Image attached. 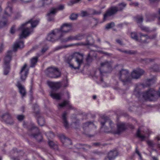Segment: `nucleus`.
Masks as SVG:
<instances>
[{
  "instance_id": "nucleus-1",
  "label": "nucleus",
  "mask_w": 160,
  "mask_h": 160,
  "mask_svg": "<svg viewBox=\"0 0 160 160\" xmlns=\"http://www.w3.org/2000/svg\"><path fill=\"white\" fill-rule=\"evenodd\" d=\"M39 22V20H35L32 19L22 24L18 29L19 30L22 31L21 33L19 35V38H25L30 34L31 31L30 28L27 27L28 24L30 23L31 27L33 28L37 25Z\"/></svg>"
},
{
  "instance_id": "nucleus-2",
  "label": "nucleus",
  "mask_w": 160,
  "mask_h": 160,
  "mask_svg": "<svg viewBox=\"0 0 160 160\" xmlns=\"http://www.w3.org/2000/svg\"><path fill=\"white\" fill-rule=\"evenodd\" d=\"M83 55L82 53H80L78 52L73 53L69 57L68 59L70 61L73 58L75 59L77 64L74 65L69 62V67L72 69H79L83 62Z\"/></svg>"
},
{
  "instance_id": "nucleus-3",
  "label": "nucleus",
  "mask_w": 160,
  "mask_h": 160,
  "mask_svg": "<svg viewBox=\"0 0 160 160\" xmlns=\"http://www.w3.org/2000/svg\"><path fill=\"white\" fill-rule=\"evenodd\" d=\"M144 98L151 101L155 100L158 97H160V88L158 92L155 91L153 88L150 89L143 94Z\"/></svg>"
},
{
  "instance_id": "nucleus-4",
  "label": "nucleus",
  "mask_w": 160,
  "mask_h": 160,
  "mask_svg": "<svg viewBox=\"0 0 160 160\" xmlns=\"http://www.w3.org/2000/svg\"><path fill=\"white\" fill-rule=\"evenodd\" d=\"M12 51H8L3 60L4 74L7 75L9 72L10 63L12 59V57L13 54Z\"/></svg>"
},
{
  "instance_id": "nucleus-5",
  "label": "nucleus",
  "mask_w": 160,
  "mask_h": 160,
  "mask_svg": "<svg viewBox=\"0 0 160 160\" xmlns=\"http://www.w3.org/2000/svg\"><path fill=\"white\" fill-rule=\"evenodd\" d=\"M119 79L123 83L124 85L130 82L131 78L130 76L128 71L126 69H122L118 75Z\"/></svg>"
},
{
  "instance_id": "nucleus-6",
  "label": "nucleus",
  "mask_w": 160,
  "mask_h": 160,
  "mask_svg": "<svg viewBox=\"0 0 160 160\" xmlns=\"http://www.w3.org/2000/svg\"><path fill=\"white\" fill-rule=\"evenodd\" d=\"M102 128H103L105 132H109L113 131V124L111 120L107 117L102 118L100 121Z\"/></svg>"
},
{
  "instance_id": "nucleus-7",
  "label": "nucleus",
  "mask_w": 160,
  "mask_h": 160,
  "mask_svg": "<svg viewBox=\"0 0 160 160\" xmlns=\"http://www.w3.org/2000/svg\"><path fill=\"white\" fill-rule=\"evenodd\" d=\"M126 3L123 2L119 4L118 8L116 7L111 8L104 14V19L105 20L108 17L113 15L118 11L122 10L126 7Z\"/></svg>"
},
{
  "instance_id": "nucleus-8",
  "label": "nucleus",
  "mask_w": 160,
  "mask_h": 160,
  "mask_svg": "<svg viewBox=\"0 0 160 160\" xmlns=\"http://www.w3.org/2000/svg\"><path fill=\"white\" fill-rule=\"evenodd\" d=\"M46 73L51 78H57L61 76V72L58 69L55 67H50L46 70Z\"/></svg>"
},
{
  "instance_id": "nucleus-9",
  "label": "nucleus",
  "mask_w": 160,
  "mask_h": 160,
  "mask_svg": "<svg viewBox=\"0 0 160 160\" xmlns=\"http://www.w3.org/2000/svg\"><path fill=\"white\" fill-rule=\"evenodd\" d=\"M59 29H55L52 30L48 34L47 40L53 42L57 40L61 37L59 33Z\"/></svg>"
},
{
  "instance_id": "nucleus-10",
  "label": "nucleus",
  "mask_w": 160,
  "mask_h": 160,
  "mask_svg": "<svg viewBox=\"0 0 160 160\" xmlns=\"http://www.w3.org/2000/svg\"><path fill=\"white\" fill-rule=\"evenodd\" d=\"M64 8V6L63 5H61L58 7V8H52L50 10L49 12L47 14L48 20L50 22L53 21L54 15L56 13L57 10H62Z\"/></svg>"
},
{
  "instance_id": "nucleus-11",
  "label": "nucleus",
  "mask_w": 160,
  "mask_h": 160,
  "mask_svg": "<svg viewBox=\"0 0 160 160\" xmlns=\"http://www.w3.org/2000/svg\"><path fill=\"white\" fill-rule=\"evenodd\" d=\"M140 38H138V41L142 43H147L149 42L150 39H153L156 37V34H154L152 36H148L146 34H142L140 33Z\"/></svg>"
},
{
  "instance_id": "nucleus-12",
  "label": "nucleus",
  "mask_w": 160,
  "mask_h": 160,
  "mask_svg": "<svg viewBox=\"0 0 160 160\" xmlns=\"http://www.w3.org/2000/svg\"><path fill=\"white\" fill-rule=\"evenodd\" d=\"M72 29V25L70 23H64L60 29H59L60 31L59 33L62 37L63 35L68 32H69Z\"/></svg>"
},
{
  "instance_id": "nucleus-13",
  "label": "nucleus",
  "mask_w": 160,
  "mask_h": 160,
  "mask_svg": "<svg viewBox=\"0 0 160 160\" xmlns=\"http://www.w3.org/2000/svg\"><path fill=\"white\" fill-rule=\"evenodd\" d=\"M144 71L140 68L134 70L131 72V76L133 79H137L144 73Z\"/></svg>"
},
{
  "instance_id": "nucleus-14",
  "label": "nucleus",
  "mask_w": 160,
  "mask_h": 160,
  "mask_svg": "<svg viewBox=\"0 0 160 160\" xmlns=\"http://www.w3.org/2000/svg\"><path fill=\"white\" fill-rule=\"evenodd\" d=\"M27 65L25 64L22 68L20 72L21 79L22 81L25 80L28 72V70L27 68Z\"/></svg>"
},
{
  "instance_id": "nucleus-15",
  "label": "nucleus",
  "mask_w": 160,
  "mask_h": 160,
  "mask_svg": "<svg viewBox=\"0 0 160 160\" xmlns=\"http://www.w3.org/2000/svg\"><path fill=\"white\" fill-rule=\"evenodd\" d=\"M48 84L52 90H56L61 86V83L60 82H53L48 81Z\"/></svg>"
},
{
  "instance_id": "nucleus-16",
  "label": "nucleus",
  "mask_w": 160,
  "mask_h": 160,
  "mask_svg": "<svg viewBox=\"0 0 160 160\" xmlns=\"http://www.w3.org/2000/svg\"><path fill=\"white\" fill-rule=\"evenodd\" d=\"M16 85L19 89L20 93L22 96H24L26 94V92L24 86L19 82H17Z\"/></svg>"
},
{
  "instance_id": "nucleus-17",
  "label": "nucleus",
  "mask_w": 160,
  "mask_h": 160,
  "mask_svg": "<svg viewBox=\"0 0 160 160\" xmlns=\"http://www.w3.org/2000/svg\"><path fill=\"white\" fill-rule=\"evenodd\" d=\"M117 154L116 150L111 151L108 153V157L105 158V160H112L114 159L117 156Z\"/></svg>"
},
{
  "instance_id": "nucleus-18",
  "label": "nucleus",
  "mask_w": 160,
  "mask_h": 160,
  "mask_svg": "<svg viewBox=\"0 0 160 160\" xmlns=\"http://www.w3.org/2000/svg\"><path fill=\"white\" fill-rule=\"evenodd\" d=\"M117 133L119 134L126 128L125 124L123 122H120L117 124Z\"/></svg>"
},
{
  "instance_id": "nucleus-19",
  "label": "nucleus",
  "mask_w": 160,
  "mask_h": 160,
  "mask_svg": "<svg viewBox=\"0 0 160 160\" xmlns=\"http://www.w3.org/2000/svg\"><path fill=\"white\" fill-rule=\"evenodd\" d=\"M50 95L53 99L59 100L61 99L63 94L62 92L56 93L52 91H51L50 92Z\"/></svg>"
},
{
  "instance_id": "nucleus-20",
  "label": "nucleus",
  "mask_w": 160,
  "mask_h": 160,
  "mask_svg": "<svg viewBox=\"0 0 160 160\" xmlns=\"http://www.w3.org/2000/svg\"><path fill=\"white\" fill-rule=\"evenodd\" d=\"M24 47V43L23 41H17L14 44L13 47V51H16L18 48H22Z\"/></svg>"
},
{
  "instance_id": "nucleus-21",
  "label": "nucleus",
  "mask_w": 160,
  "mask_h": 160,
  "mask_svg": "<svg viewBox=\"0 0 160 160\" xmlns=\"http://www.w3.org/2000/svg\"><path fill=\"white\" fill-rule=\"evenodd\" d=\"M61 139L62 142L65 146L71 145L72 143L71 140L68 138H66L64 135L61 136Z\"/></svg>"
},
{
  "instance_id": "nucleus-22",
  "label": "nucleus",
  "mask_w": 160,
  "mask_h": 160,
  "mask_svg": "<svg viewBox=\"0 0 160 160\" xmlns=\"http://www.w3.org/2000/svg\"><path fill=\"white\" fill-rule=\"evenodd\" d=\"M101 68L105 67L108 68L109 70H111L112 68V64L111 62H108L105 61L103 62H101L100 64Z\"/></svg>"
},
{
  "instance_id": "nucleus-23",
  "label": "nucleus",
  "mask_w": 160,
  "mask_h": 160,
  "mask_svg": "<svg viewBox=\"0 0 160 160\" xmlns=\"http://www.w3.org/2000/svg\"><path fill=\"white\" fill-rule=\"evenodd\" d=\"M37 56L32 58L31 60V67H33L36 65L38 61V58L41 55L40 54H37Z\"/></svg>"
},
{
  "instance_id": "nucleus-24",
  "label": "nucleus",
  "mask_w": 160,
  "mask_h": 160,
  "mask_svg": "<svg viewBox=\"0 0 160 160\" xmlns=\"http://www.w3.org/2000/svg\"><path fill=\"white\" fill-rule=\"evenodd\" d=\"M2 118L5 119L6 122L8 123H11L12 122V118L11 116L8 114H6L2 116Z\"/></svg>"
},
{
  "instance_id": "nucleus-25",
  "label": "nucleus",
  "mask_w": 160,
  "mask_h": 160,
  "mask_svg": "<svg viewBox=\"0 0 160 160\" xmlns=\"http://www.w3.org/2000/svg\"><path fill=\"white\" fill-rule=\"evenodd\" d=\"M32 127L31 128V130H32L34 129H35L36 131L38 133L36 134H34L33 135V137L37 139V137H41V135L39 133V131L38 129V128L34 126L33 123H32Z\"/></svg>"
},
{
  "instance_id": "nucleus-26",
  "label": "nucleus",
  "mask_w": 160,
  "mask_h": 160,
  "mask_svg": "<svg viewBox=\"0 0 160 160\" xmlns=\"http://www.w3.org/2000/svg\"><path fill=\"white\" fill-rule=\"evenodd\" d=\"M67 105H68L70 108H71L72 106L70 104L69 101H64L62 103L58 104V108H62Z\"/></svg>"
},
{
  "instance_id": "nucleus-27",
  "label": "nucleus",
  "mask_w": 160,
  "mask_h": 160,
  "mask_svg": "<svg viewBox=\"0 0 160 160\" xmlns=\"http://www.w3.org/2000/svg\"><path fill=\"white\" fill-rule=\"evenodd\" d=\"M66 115L67 114L66 112H64L62 115V118L64 125L65 128H67L68 127V123L66 120Z\"/></svg>"
},
{
  "instance_id": "nucleus-28",
  "label": "nucleus",
  "mask_w": 160,
  "mask_h": 160,
  "mask_svg": "<svg viewBox=\"0 0 160 160\" xmlns=\"http://www.w3.org/2000/svg\"><path fill=\"white\" fill-rule=\"evenodd\" d=\"M118 50L121 52L130 55L135 54L137 53V52L134 50H122L121 49Z\"/></svg>"
},
{
  "instance_id": "nucleus-29",
  "label": "nucleus",
  "mask_w": 160,
  "mask_h": 160,
  "mask_svg": "<svg viewBox=\"0 0 160 160\" xmlns=\"http://www.w3.org/2000/svg\"><path fill=\"white\" fill-rule=\"evenodd\" d=\"M94 52L91 51L88 54V56L86 58V61L88 62H90L92 61V54Z\"/></svg>"
},
{
  "instance_id": "nucleus-30",
  "label": "nucleus",
  "mask_w": 160,
  "mask_h": 160,
  "mask_svg": "<svg viewBox=\"0 0 160 160\" xmlns=\"http://www.w3.org/2000/svg\"><path fill=\"white\" fill-rule=\"evenodd\" d=\"M75 40H81L84 38V35L82 34H79L74 35Z\"/></svg>"
},
{
  "instance_id": "nucleus-31",
  "label": "nucleus",
  "mask_w": 160,
  "mask_h": 160,
  "mask_svg": "<svg viewBox=\"0 0 160 160\" xmlns=\"http://www.w3.org/2000/svg\"><path fill=\"white\" fill-rule=\"evenodd\" d=\"M91 44L89 41L87 40L86 42H80L76 43V46H84L88 45H90Z\"/></svg>"
},
{
  "instance_id": "nucleus-32",
  "label": "nucleus",
  "mask_w": 160,
  "mask_h": 160,
  "mask_svg": "<svg viewBox=\"0 0 160 160\" xmlns=\"http://www.w3.org/2000/svg\"><path fill=\"white\" fill-rule=\"evenodd\" d=\"M72 40H75L74 36H70L64 39L63 42H67Z\"/></svg>"
},
{
  "instance_id": "nucleus-33",
  "label": "nucleus",
  "mask_w": 160,
  "mask_h": 160,
  "mask_svg": "<svg viewBox=\"0 0 160 160\" xmlns=\"http://www.w3.org/2000/svg\"><path fill=\"white\" fill-rule=\"evenodd\" d=\"M137 136L138 138H140L142 141L144 140L146 138V136H145L141 134L139 129L138 130L137 132Z\"/></svg>"
},
{
  "instance_id": "nucleus-34",
  "label": "nucleus",
  "mask_w": 160,
  "mask_h": 160,
  "mask_svg": "<svg viewBox=\"0 0 160 160\" xmlns=\"http://www.w3.org/2000/svg\"><path fill=\"white\" fill-rule=\"evenodd\" d=\"M38 124L41 126H43L45 124L44 120L42 117H39L38 119Z\"/></svg>"
},
{
  "instance_id": "nucleus-35",
  "label": "nucleus",
  "mask_w": 160,
  "mask_h": 160,
  "mask_svg": "<svg viewBox=\"0 0 160 160\" xmlns=\"http://www.w3.org/2000/svg\"><path fill=\"white\" fill-rule=\"evenodd\" d=\"M131 38L136 41H138V38L137 34L136 32H132L131 34Z\"/></svg>"
},
{
  "instance_id": "nucleus-36",
  "label": "nucleus",
  "mask_w": 160,
  "mask_h": 160,
  "mask_svg": "<svg viewBox=\"0 0 160 160\" xmlns=\"http://www.w3.org/2000/svg\"><path fill=\"white\" fill-rule=\"evenodd\" d=\"M100 73V79H101V82H102L103 81V80H102V72H101V68L100 69V70H99L98 71H97V72H96L94 74V75L97 77V73Z\"/></svg>"
},
{
  "instance_id": "nucleus-37",
  "label": "nucleus",
  "mask_w": 160,
  "mask_h": 160,
  "mask_svg": "<svg viewBox=\"0 0 160 160\" xmlns=\"http://www.w3.org/2000/svg\"><path fill=\"white\" fill-rule=\"evenodd\" d=\"M46 135L48 139L52 138L54 137V134L52 132L47 133L46 134Z\"/></svg>"
},
{
  "instance_id": "nucleus-38",
  "label": "nucleus",
  "mask_w": 160,
  "mask_h": 160,
  "mask_svg": "<svg viewBox=\"0 0 160 160\" xmlns=\"http://www.w3.org/2000/svg\"><path fill=\"white\" fill-rule=\"evenodd\" d=\"M136 20L138 23H140L142 22L143 18L142 16L137 17L136 18Z\"/></svg>"
},
{
  "instance_id": "nucleus-39",
  "label": "nucleus",
  "mask_w": 160,
  "mask_h": 160,
  "mask_svg": "<svg viewBox=\"0 0 160 160\" xmlns=\"http://www.w3.org/2000/svg\"><path fill=\"white\" fill-rule=\"evenodd\" d=\"M147 143L148 146L151 147H153L154 145V143L152 141L148 140L147 141Z\"/></svg>"
},
{
  "instance_id": "nucleus-40",
  "label": "nucleus",
  "mask_w": 160,
  "mask_h": 160,
  "mask_svg": "<svg viewBox=\"0 0 160 160\" xmlns=\"http://www.w3.org/2000/svg\"><path fill=\"white\" fill-rule=\"evenodd\" d=\"M78 16L77 14L73 13L71 15L70 18L71 20H74L77 19Z\"/></svg>"
},
{
  "instance_id": "nucleus-41",
  "label": "nucleus",
  "mask_w": 160,
  "mask_h": 160,
  "mask_svg": "<svg viewBox=\"0 0 160 160\" xmlns=\"http://www.w3.org/2000/svg\"><path fill=\"white\" fill-rule=\"evenodd\" d=\"M114 26V23L113 22H112L108 24L106 26V28L108 29L111 28Z\"/></svg>"
},
{
  "instance_id": "nucleus-42",
  "label": "nucleus",
  "mask_w": 160,
  "mask_h": 160,
  "mask_svg": "<svg viewBox=\"0 0 160 160\" xmlns=\"http://www.w3.org/2000/svg\"><path fill=\"white\" fill-rule=\"evenodd\" d=\"M81 0H71L69 3H68V5H71L73 4L77 3L79 2Z\"/></svg>"
},
{
  "instance_id": "nucleus-43",
  "label": "nucleus",
  "mask_w": 160,
  "mask_h": 160,
  "mask_svg": "<svg viewBox=\"0 0 160 160\" xmlns=\"http://www.w3.org/2000/svg\"><path fill=\"white\" fill-rule=\"evenodd\" d=\"M141 29L144 31L146 32H148L149 31V29L148 28L145 27L144 26H140Z\"/></svg>"
},
{
  "instance_id": "nucleus-44",
  "label": "nucleus",
  "mask_w": 160,
  "mask_h": 160,
  "mask_svg": "<svg viewBox=\"0 0 160 160\" xmlns=\"http://www.w3.org/2000/svg\"><path fill=\"white\" fill-rule=\"evenodd\" d=\"M24 117V116L23 115H18L17 116V118L19 121H22L23 120Z\"/></svg>"
},
{
  "instance_id": "nucleus-45",
  "label": "nucleus",
  "mask_w": 160,
  "mask_h": 160,
  "mask_svg": "<svg viewBox=\"0 0 160 160\" xmlns=\"http://www.w3.org/2000/svg\"><path fill=\"white\" fill-rule=\"evenodd\" d=\"M89 14L86 11H83L82 12L81 14V16L82 17H85L89 15Z\"/></svg>"
},
{
  "instance_id": "nucleus-46",
  "label": "nucleus",
  "mask_w": 160,
  "mask_h": 160,
  "mask_svg": "<svg viewBox=\"0 0 160 160\" xmlns=\"http://www.w3.org/2000/svg\"><path fill=\"white\" fill-rule=\"evenodd\" d=\"M93 123L91 122H86L84 124L83 126V128H85L87 127H88L89 126V125L90 124H93Z\"/></svg>"
},
{
  "instance_id": "nucleus-47",
  "label": "nucleus",
  "mask_w": 160,
  "mask_h": 160,
  "mask_svg": "<svg viewBox=\"0 0 160 160\" xmlns=\"http://www.w3.org/2000/svg\"><path fill=\"white\" fill-rule=\"evenodd\" d=\"M15 31V27L14 26H12L10 29V33L12 34H14Z\"/></svg>"
},
{
  "instance_id": "nucleus-48",
  "label": "nucleus",
  "mask_w": 160,
  "mask_h": 160,
  "mask_svg": "<svg viewBox=\"0 0 160 160\" xmlns=\"http://www.w3.org/2000/svg\"><path fill=\"white\" fill-rule=\"evenodd\" d=\"M48 48H46V47L43 48L42 49V50L41 51V53L42 54H39L38 53L37 54H38L39 55L40 54L41 55L42 54L44 53L48 50Z\"/></svg>"
},
{
  "instance_id": "nucleus-49",
  "label": "nucleus",
  "mask_w": 160,
  "mask_h": 160,
  "mask_svg": "<svg viewBox=\"0 0 160 160\" xmlns=\"http://www.w3.org/2000/svg\"><path fill=\"white\" fill-rule=\"evenodd\" d=\"M48 144L52 148H53L55 145L54 142L52 141H49Z\"/></svg>"
},
{
  "instance_id": "nucleus-50",
  "label": "nucleus",
  "mask_w": 160,
  "mask_h": 160,
  "mask_svg": "<svg viewBox=\"0 0 160 160\" xmlns=\"http://www.w3.org/2000/svg\"><path fill=\"white\" fill-rule=\"evenodd\" d=\"M136 152L139 156L140 159L141 160H142V157L141 156V154L139 153V151L138 150L137 148L136 149Z\"/></svg>"
},
{
  "instance_id": "nucleus-51",
  "label": "nucleus",
  "mask_w": 160,
  "mask_h": 160,
  "mask_svg": "<svg viewBox=\"0 0 160 160\" xmlns=\"http://www.w3.org/2000/svg\"><path fill=\"white\" fill-rule=\"evenodd\" d=\"M4 48V45L3 44H0V52H2Z\"/></svg>"
},
{
  "instance_id": "nucleus-52",
  "label": "nucleus",
  "mask_w": 160,
  "mask_h": 160,
  "mask_svg": "<svg viewBox=\"0 0 160 160\" xmlns=\"http://www.w3.org/2000/svg\"><path fill=\"white\" fill-rule=\"evenodd\" d=\"M34 0H23V2L26 3L32 2Z\"/></svg>"
},
{
  "instance_id": "nucleus-53",
  "label": "nucleus",
  "mask_w": 160,
  "mask_h": 160,
  "mask_svg": "<svg viewBox=\"0 0 160 160\" xmlns=\"http://www.w3.org/2000/svg\"><path fill=\"white\" fill-rule=\"evenodd\" d=\"M116 42L120 45H122L123 44L122 41L120 40L117 39L116 40Z\"/></svg>"
},
{
  "instance_id": "nucleus-54",
  "label": "nucleus",
  "mask_w": 160,
  "mask_h": 160,
  "mask_svg": "<svg viewBox=\"0 0 160 160\" xmlns=\"http://www.w3.org/2000/svg\"><path fill=\"white\" fill-rule=\"evenodd\" d=\"M101 13V12L100 11H94V14H100Z\"/></svg>"
},
{
  "instance_id": "nucleus-55",
  "label": "nucleus",
  "mask_w": 160,
  "mask_h": 160,
  "mask_svg": "<svg viewBox=\"0 0 160 160\" xmlns=\"http://www.w3.org/2000/svg\"><path fill=\"white\" fill-rule=\"evenodd\" d=\"M153 82V80L151 79H149L147 81V84H148V83H151L152 82Z\"/></svg>"
},
{
  "instance_id": "nucleus-56",
  "label": "nucleus",
  "mask_w": 160,
  "mask_h": 160,
  "mask_svg": "<svg viewBox=\"0 0 160 160\" xmlns=\"http://www.w3.org/2000/svg\"><path fill=\"white\" fill-rule=\"evenodd\" d=\"M76 46V43L69 44L68 47H73Z\"/></svg>"
},
{
  "instance_id": "nucleus-57",
  "label": "nucleus",
  "mask_w": 160,
  "mask_h": 160,
  "mask_svg": "<svg viewBox=\"0 0 160 160\" xmlns=\"http://www.w3.org/2000/svg\"><path fill=\"white\" fill-rule=\"evenodd\" d=\"M146 60L147 62H150L152 61V60L151 59H147Z\"/></svg>"
},
{
  "instance_id": "nucleus-58",
  "label": "nucleus",
  "mask_w": 160,
  "mask_h": 160,
  "mask_svg": "<svg viewBox=\"0 0 160 160\" xmlns=\"http://www.w3.org/2000/svg\"><path fill=\"white\" fill-rule=\"evenodd\" d=\"M152 158L153 160H158L157 158L155 157H152Z\"/></svg>"
},
{
  "instance_id": "nucleus-59",
  "label": "nucleus",
  "mask_w": 160,
  "mask_h": 160,
  "mask_svg": "<svg viewBox=\"0 0 160 160\" xmlns=\"http://www.w3.org/2000/svg\"><path fill=\"white\" fill-rule=\"evenodd\" d=\"M66 84L64 85V87H66L68 86V82L67 81H66Z\"/></svg>"
},
{
  "instance_id": "nucleus-60",
  "label": "nucleus",
  "mask_w": 160,
  "mask_h": 160,
  "mask_svg": "<svg viewBox=\"0 0 160 160\" xmlns=\"http://www.w3.org/2000/svg\"><path fill=\"white\" fill-rule=\"evenodd\" d=\"M154 20V19H153L152 20H148V19H147V20H146V21L147 22H148V21H152Z\"/></svg>"
},
{
  "instance_id": "nucleus-61",
  "label": "nucleus",
  "mask_w": 160,
  "mask_h": 160,
  "mask_svg": "<svg viewBox=\"0 0 160 160\" xmlns=\"http://www.w3.org/2000/svg\"><path fill=\"white\" fill-rule=\"evenodd\" d=\"M96 98V95H94L93 96V98L94 99H95Z\"/></svg>"
},
{
  "instance_id": "nucleus-62",
  "label": "nucleus",
  "mask_w": 160,
  "mask_h": 160,
  "mask_svg": "<svg viewBox=\"0 0 160 160\" xmlns=\"http://www.w3.org/2000/svg\"><path fill=\"white\" fill-rule=\"evenodd\" d=\"M134 93L136 95V94H137V92L136 91V90H135V91H134Z\"/></svg>"
},
{
  "instance_id": "nucleus-63",
  "label": "nucleus",
  "mask_w": 160,
  "mask_h": 160,
  "mask_svg": "<svg viewBox=\"0 0 160 160\" xmlns=\"http://www.w3.org/2000/svg\"><path fill=\"white\" fill-rule=\"evenodd\" d=\"M157 139H158V140H160V138H159V137H157Z\"/></svg>"
},
{
  "instance_id": "nucleus-64",
  "label": "nucleus",
  "mask_w": 160,
  "mask_h": 160,
  "mask_svg": "<svg viewBox=\"0 0 160 160\" xmlns=\"http://www.w3.org/2000/svg\"><path fill=\"white\" fill-rule=\"evenodd\" d=\"M158 12L159 14H160V8L159 9Z\"/></svg>"
}]
</instances>
